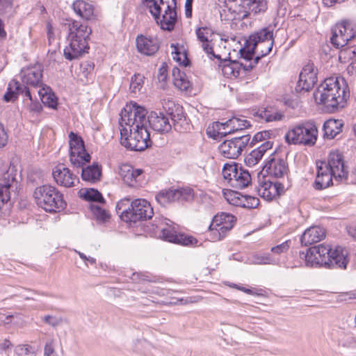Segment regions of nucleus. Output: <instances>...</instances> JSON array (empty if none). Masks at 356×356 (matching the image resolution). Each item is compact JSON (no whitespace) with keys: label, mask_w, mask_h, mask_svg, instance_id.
I'll list each match as a JSON object with an SVG mask.
<instances>
[{"label":"nucleus","mask_w":356,"mask_h":356,"mask_svg":"<svg viewBox=\"0 0 356 356\" xmlns=\"http://www.w3.org/2000/svg\"><path fill=\"white\" fill-rule=\"evenodd\" d=\"M52 175L58 185L66 188L72 187L75 182H79V178L63 164L56 165L53 169Z\"/></svg>","instance_id":"412c9836"},{"label":"nucleus","mask_w":356,"mask_h":356,"mask_svg":"<svg viewBox=\"0 0 356 356\" xmlns=\"http://www.w3.org/2000/svg\"><path fill=\"white\" fill-rule=\"evenodd\" d=\"M336 32L339 35H343L348 39H353L356 38V25H352L348 22H343L340 24H337L336 26L332 29V34Z\"/></svg>","instance_id":"72a5a7b5"},{"label":"nucleus","mask_w":356,"mask_h":356,"mask_svg":"<svg viewBox=\"0 0 356 356\" xmlns=\"http://www.w3.org/2000/svg\"><path fill=\"white\" fill-rule=\"evenodd\" d=\"M256 48L255 46L248 45L246 40L245 47L241 48L239 51L241 58H244L246 61H252V57L255 54Z\"/></svg>","instance_id":"37998d69"},{"label":"nucleus","mask_w":356,"mask_h":356,"mask_svg":"<svg viewBox=\"0 0 356 356\" xmlns=\"http://www.w3.org/2000/svg\"><path fill=\"white\" fill-rule=\"evenodd\" d=\"M349 40H351L345 38L343 35H339L337 34L336 32H333V34H332V37L330 38L331 43L334 47L337 49L346 46Z\"/></svg>","instance_id":"c03bdc74"},{"label":"nucleus","mask_w":356,"mask_h":356,"mask_svg":"<svg viewBox=\"0 0 356 356\" xmlns=\"http://www.w3.org/2000/svg\"><path fill=\"white\" fill-rule=\"evenodd\" d=\"M325 237V230L318 226L307 229L300 237L302 245L308 246L321 241Z\"/></svg>","instance_id":"a878e982"},{"label":"nucleus","mask_w":356,"mask_h":356,"mask_svg":"<svg viewBox=\"0 0 356 356\" xmlns=\"http://www.w3.org/2000/svg\"><path fill=\"white\" fill-rule=\"evenodd\" d=\"M176 0H160L156 12L151 10V15L156 24L163 31H172L177 22Z\"/></svg>","instance_id":"1a4fd4ad"},{"label":"nucleus","mask_w":356,"mask_h":356,"mask_svg":"<svg viewBox=\"0 0 356 356\" xmlns=\"http://www.w3.org/2000/svg\"><path fill=\"white\" fill-rule=\"evenodd\" d=\"M13 6V0H0V15L10 13Z\"/></svg>","instance_id":"5fc2aeb1"},{"label":"nucleus","mask_w":356,"mask_h":356,"mask_svg":"<svg viewBox=\"0 0 356 356\" xmlns=\"http://www.w3.org/2000/svg\"><path fill=\"white\" fill-rule=\"evenodd\" d=\"M218 134H220V138H222L225 137L226 136L229 135V133L227 131H221L222 129H225V128H227L225 122H214L212 124L211 126Z\"/></svg>","instance_id":"4d7b16f0"},{"label":"nucleus","mask_w":356,"mask_h":356,"mask_svg":"<svg viewBox=\"0 0 356 356\" xmlns=\"http://www.w3.org/2000/svg\"><path fill=\"white\" fill-rule=\"evenodd\" d=\"M165 220L166 219H165V222L161 220L159 221V223L155 222L153 224V226L159 229L161 232L160 236L163 240L184 245H193L197 243V240L193 236L177 233L175 227L169 225Z\"/></svg>","instance_id":"2eb2a0df"},{"label":"nucleus","mask_w":356,"mask_h":356,"mask_svg":"<svg viewBox=\"0 0 356 356\" xmlns=\"http://www.w3.org/2000/svg\"><path fill=\"white\" fill-rule=\"evenodd\" d=\"M146 121L151 129L161 134L168 133L172 129L168 118L161 111H151Z\"/></svg>","instance_id":"5701e85b"},{"label":"nucleus","mask_w":356,"mask_h":356,"mask_svg":"<svg viewBox=\"0 0 356 356\" xmlns=\"http://www.w3.org/2000/svg\"><path fill=\"white\" fill-rule=\"evenodd\" d=\"M356 336L348 335L346 340L343 343V347L355 348Z\"/></svg>","instance_id":"338daca9"},{"label":"nucleus","mask_w":356,"mask_h":356,"mask_svg":"<svg viewBox=\"0 0 356 356\" xmlns=\"http://www.w3.org/2000/svg\"><path fill=\"white\" fill-rule=\"evenodd\" d=\"M225 124L229 131L227 133L232 134L239 131H242L251 126L250 122L245 119H241L234 117L225 122Z\"/></svg>","instance_id":"c9c22d12"},{"label":"nucleus","mask_w":356,"mask_h":356,"mask_svg":"<svg viewBox=\"0 0 356 356\" xmlns=\"http://www.w3.org/2000/svg\"><path fill=\"white\" fill-rule=\"evenodd\" d=\"M346 88L341 87L338 77L327 78L314 93L315 99H319V103L323 104L329 112H335L346 104L349 97Z\"/></svg>","instance_id":"20e7f679"},{"label":"nucleus","mask_w":356,"mask_h":356,"mask_svg":"<svg viewBox=\"0 0 356 356\" xmlns=\"http://www.w3.org/2000/svg\"><path fill=\"white\" fill-rule=\"evenodd\" d=\"M255 116L259 117L266 122L279 121L284 118V115L280 112L275 111L273 108H264L258 110L255 113Z\"/></svg>","instance_id":"e433bc0d"},{"label":"nucleus","mask_w":356,"mask_h":356,"mask_svg":"<svg viewBox=\"0 0 356 356\" xmlns=\"http://www.w3.org/2000/svg\"><path fill=\"white\" fill-rule=\"evenodd\" d=\"M147 111L136 103L127 104L121 111L120 143L131 151H143L151 146L150 134L147 129Z\"/></svg>","instance_id":"f257e3e1"},{"label":"nucleus","mask_w":356,"mask_h":356,"mask_svg":"<svg viewBox=\"0 0 356 356\" xmlns=\"http://www.w3.org/2000/svg\"><path fill=\"white\" fill-rule=\"evenodd\" d=\"M70 138V159L74 167H81L90 161V155L86 151L84 142L77 134L71 131Z\"/></svg>","instance_id":"ddd939ff"},{"label":"nucleus","mask_w":356,"mask_h":356,"mask_svg":"<svg viewBox=\"0 0 356 356\" xmlns=\"http://www.w3.org/2000/svg\"><path fill=\"white\" fill-rule=\"evenodd\" d=\"M42 321L54 327L61 325L63 322L62 317L47 315L42 317Z\"/></svg>","instance_id":"de8ad7c7"},{"label":"nucleus","mask_w":356,"mask_h":356,"mask_svg":"<svg viewBox=\"0 0 356 356\" xmlns=\"http://www.w3.org/2000/svg\"><path fill=\"white\" fill-rule=\"evenodd\" d=\"M67 25L69 34L68 46L64 49V56L69 60H72L82 56L89 49L88 38L92 30L86 24H81L75 20H70Z\"/></svg>","instance_id":"39448f33"},{"label":"nucleus","mask_w":356,"mask_h":356,"mask_svg":"<svg viewBox=\"0 0 356 356\" xmlns=\"http://www.w3.org/2000/svg\"><path fill=\"white\" fill-rule=\"evenodd\" d=\"M344 122L342 120L329 119L323 126V138L325 139H334L339 135L343 130Z\"/></svg>","instance_id":"cd10ccee"},{"label":"nucleus","mask_w":356,"mask_h":356,"mask_svg":"<svg viewBox=\"0 0 356 356\" xmlns=\"http://www.w3.org/2000/svg\"><path fill=\"white\" fill-rule=\"evenodd\" d=\"M195 33L197 40L202 42V47L204 51L208 55L210 59H220L219 55H216L213 47L211 45V41L209 40L208 35L211 34V30L204 26L199 27L196 29Z\"/></svg>","instance_id":"bb28decb"},{"label":"nucleus","mask_w":356,"mask_h":356,"mask_svg":"<svg viewBox=\"0 0 356 356\" xmlns=\"http://www.w3.org/2000/svg\"><path fill=\"white\" fill-rule=\"evenodd\" d=\"M307 266L346 269L348 260L347 251L341 246L332 250L329 245L320 244L309 248L306 253L300 252Z\"/></svg>","instance_id":"f03ea898"},{"label":"nucleus","mask_w":356,"mask_h":356,"mask_svg":"<svg viewBox=\"0 0 356 356\" xmlns=\"http://www.w3.org/2000/svg\"><path fill=\"white\" fill-rule=\"evenodd\" d=\"M248 45H253L256 47L265 45V49L261 51V56L268 55L272 50L274 39H273V29L270 27H265L261 29L257 32L250 35L247 40Z\"/></svg>","instance_id":"a211bd4d"},{"label":"nucleus","mask_w":356,"mask_h":356,"mask_svg":"<svg viewBox=\"0 0 356 356\" xmlns=\"http://www.w3.org/2000/svg\"><path fill=\"white\" fill-rule=\"evenodd\" d=\"M90 209L94 216L98 220L105 222L110 217L108 212L98 205L90 204Z\"/></svg>","instance_id":"79ce46f5"},{"label":"nucleus","mask_w":356,"mask_h":356,"mask_svg":"<svg viewBox=\"0 0 356 356\" xmlns=\"http://www.w3.org/2000/svg\"><path fill=\"white\" fill-rule=\"evenodd\" d=\"M48 90H50L49 87H47V89L42 88L38 91V94L44 105H47L49 108H54L57 106V98L54 94L48 93Z\"/></svg>","instance_id":"4c0bfd02"},{"label":"nucleus","mask_w":356,"mask_h":356,"mask_svg":"<svg viewBox=\"0 0 356 356\" xmlns=\"http://www.w3.org/2000/svg\"><path fill=\"white\" fill-rule=\"evenodd\" d=\"M189 119L185 117L181 119H178V121L173 123L174 129L179 132H187L191 129V124Z\"/></svg>","instance_id":"a18cd8bd"},{"label":"nucleus","mask_w":356,"mask_h":356,"mask_svg":"<svg viewBox=\"0 0 356 356\" xmlns=\"http://www.w3.org/2000/svg\"><path fill=\"white\" fill-rule=\"evenodd\" d=\"M81 67L83 74L87 76L94 70L95 65L93 63L86 61L81 65Z\"/></svg>","instance_id":"e2e57ef3"},{"label":"nucleus","mask_w":356,"mask_h":356,"mask_svg":"<svg viewBox=\"0 0 356 356\" xmlns=\"http://www.w3.org/2000/svg\"><path fill=\"white\" fill-rule=\"evenodd\" d=\"M173 83L176 88L182 91H187L191 86L186 74L181 72L180 69L175 67L172 71Z\"/></svg>","instance_id":"2f4dec72"},{"label":"nucleus","mask_w":356,"mask_h":356,"mask_svg":"<svg viewBox=\"0 0 356 356\" xmlns=\"http://www.w3.org/2000/svg\"><path fill=\"white\" fill-rule=\"evenodd\" d=\"M170 115L173 123L178 121V119L186 117V114L183 111V108L179 106H175V111L172 110L170 113Z\"/></svg>","instance_id":"603ef678"},{"label":"nucleus","mask_w":356,"mask_h":356,"mask_svg":"<svg viewBox=\"0 0 356 356\" xmlns=\"http://www.w3.org/2000/svg\"><path fill=\"white\" fill-rule=\"evenodd\" d=\"M270 132L268 131H260L257 133L250 143V146L253 147L257 143L265 140L270 138Z\"/></svg>","instance_id":"8fccbe9b"},{"label":"nucleus","mask_w":356,"mask_h":356,"mask_svg":"<svg viewBox=\"0 0 356 356\" xmlns=\"http://www.w3.org/2000/svg\"><path fill=\"white\" fill-rule=\"evenodd\" d=\"M317 82V69L314 64L309 61L303 67L299 75V80L295 88L297 92L309 91Z\"/></svg>","instance_id":"6ab92c4d"},{"label":"nucleus","mask_w":356,"mask_h":356,"mask_svg":"<svg viewBox=\"0 0 356 356\" xmlns=\"http://www.w3.org/2000/svg\"><path fill=\"white\" fill-rule=\"evenodd\" d=\"M171 48L173 49V51H172V58L174 60H176L179 63H182V65L185 67H187L190 65L191 62L190 60L186 58V56L185 54H183L184 56V60L181 62V58L180 57L181 53L179 51L178 46L175 44H171Z\"/></svg>","instance_id":"49530a36"},{"label":"nucleus","mask_w":356,"mask_h":356,"mask_svg":"<svg viewBox=\"0 0 356 356\" xmlns=\"http://www.w3.org/2000/svg\"><path fill=\"white\" fill-rule=\"evenodd\" d=\"M131 202L130 199L124 198L120 200L116 205V212L120 215L121 219L125 221V216L128 215L131 211Z\"/></svg>","instance_id":"ea45409f"},{"label":"nucleus","mask_w":356,"mask_h":356,"mask_svg":"<svg viewBox=\"0 0 356 356\" xmlns=\"http://www.w3.org/2000/svg\"><path fill=\"white\" fill-rule=\"evenodd\" d=\"M250 140L249 134L242 136H236L233 138L224 140L218 147L220 154L227 159H236L247 147Z\"/></svg>","instance_id":"4468645a"},{"label":"nucleus","mask_w":356,"mask_h":356,"mask_svg":"<svg viewBox=\"0 0 356 356\" xmlns=\"http://www.w3.org/2000/svg\"><path fill=\"white\" fill-rule=\"evenodd\" d=\"M344 182L349 184H356V170L349 174L346 170V167L344 165Z\"/></svg>","instance_id":"bf43d9fd"},{"label":"nucleus","mask_w":356,"mask_h":356,"mask_svg":"<svg viewBox=\"0 0 356 356\" xmlns=\"http://www.w3.org/2000/svg\"><path fill=\"white\" fill-rule=\"evenodd\" d=\"M219 66L222 67V72L227 77H238L240 75L242 64L238 61L230 60H222L220 57Z\"/></svg>","instance_id":"c756f323"},{"label":"nucleus","mask_w":356,"mask_h":356,"mask_svg":"<svg viewBox=\"0 0 356 356\" xmlns=\"http://www.w3.org/2000/svg\"><path fill=\"white\" fill-rule=\"evenodd\" d=\"M291 186V181L288 177L282 180V181H273L269 177L258 175L257 193L260 197L268 202L280 197Z\"/></svg>","instance_id":"9d476101"},{"label":"nucleus","mask_w":356,"mask_h":356,"mask_svg":"<svg viewBox=\"0 0 356 356\" xmlns=\"http://www.w3.org/2000/svg\"><path fill=\"white\" fill-rule=\"evenodd\" d=\"M257 263L259 264H274L275 259L271 257L269 253H266L258 256L257 258Z\"/></svg>","instance_id":"864d4df0"},{"label":"nucleus","mask_w":356,"mask_h":356,"mask_svg":"<svg viewBox=\"0 0 356 356\" xmlns=\"http://www.w3.org/2000/svg\"><path fill=\"white\" fill-rule=\"evenodd\" d=\"M23 93L22 86L16 79H12L8 85L7 91L3 95L6 102L15 101L19 94Z\"/></svg>","instance_id":"f704fd0d"},{"label":"nucleus","mask_w":356,"mask_h":356,"mask_svg":"<svg viewBox=\"0 0 356 356\" xmlns=\"http://www.w3.org/2000/svg\"><path fill=\"white\" fill-rule=\"evenodd\" d=\"M207 134L209 137L213 139L220 138V134H218L212 127H209L207 129Z\"/></svg>","instance_id":"774afa93"},{"label":"nucleus","mask_w":356,"mask_h":356,"mask_svg":"<svg viewBox=\"0 0 356 356\" xmlns=\"http://www.w3.org/2000/svg\"><path fill=\"white\" fill-rule=\"evenodd\" d=\"M138 51L147 56L154 55L159 49V42L156 38L138 35L136 39Z\"/></svg>","instance_id":"393cba45"},{"label":"nucleus","mask_w":356,"mask_h":356,"mask_svg":"<svg viewBox=\"0 0 356 356\" xmlns=\"http://www.w3.org/2000/svg\"><path fill=\"white\" fill-rule=\"evenodd\" d=\"M236 221V218L231 213L222 212L214 216L209 227L212 240L223 239L234 227Z\"/></svg>","instance_id":"f8f14e48"},{"label":"nucleus","mask_w":356,"mask_h":356,"mask_svg":"<svg viewBox=\"0 0 356 356\" xmlns=\"http://www.w3.org/2000/svg\"><path fill=\"white\" fill-rule=\"evenodd\" d=\"M144 83V76L140 74H135L131 79L129 89L131 92H139Z\"/></svg>","instance_id":"a19ab883"},{"label":"nucleus","mask_w":356,"mask_h":356,"mask_svg":"<svg viewBox=\"0 0 356 356\" xmlns=\"http://www.w3.org/2000/svg\"><path fill=\"white\" fill-rule=\"evenodd\" d=\"M191 188L162 190L156 195V200L162 206L175 201H185L191 196Z\"/></svg>","instance_id":"aec40b11"},{"label":"nucleus","mask_w":356,"mask_h":356,"mask_svg":"<svg viewBox=\"0 0 356 356\" xmlns=\"http://www.w3.org/2000/svg\"><path fill=\"white\" fill-rule=\"evenodd\" d=\"M131 207L129 214L124 215L126 222H136L150 219L153 216V209L146 200H135L131 202Z\"/></svg>","instance_id":"f3484780"},{"label":"nucleus","mask_w":356,"mask_h":356,"mask_svg":"<svg viewBox=\"0 0 356 356\" xmlns=\"http://www.w3.org/2000/svg\"><path fill=\"white\" fill-rule=\"evenodd\" d=\"M317 174L314 187L316 190L325 189L332 185V179L344 182V161L339 152H330L327 161L317 162Z\"/></svg>","instance_id":"7ed1b4c3"},{"label":"nucleus","mask_w":356,"mask_h":356,"mask_svg":"<svg viewBox=\"0 0 356 356\" xmlns=\"http://www.w3.org/2000/svg\"><path fill=\"white\" fill-rule=\"evenodd\" d=\"M289 170L287 162L280 158H277L275 156L271 155L268 161L264 165L262 170L259 175L261 176H266L270 178H286L289 177Z\"/></svg>","instance_id":"dca6fc26"},{"label":"nucleus","mask_w":356,"mask_h":356,"mask_svg":"<svg viewBox=\"0 0 356 356\" xmlns=\"http://www.w3.org/2000/svg\"><path fill=\"white\" fill-rule=\"evenodd\" d=\"M273 143L265 141L258 147L253 149L247 156L246 160L250 165H254L262 158L265 152L272 148Z\"/></svg>","instance_id":"473e14b6"},{"label":"nucleus","mask_w":356,"mask_h":356,"mask_svg":"<svg viewBox=\"0 0 356 356\" xmlns=\"http://www.w3.org/2000/svg\"><path fill=\"white\" fill-rule=\"evenodd\" d=\"M290 245L291 241H286L280 245L273 247L271 252L277 254H280L283 252H286L289 250Z\"/></svg>","instance_id":"3c124183"},{"label":"nucleus","mask_w":356,"mask_h":356,"mask_svg":"<svg viewBox=\"0 0 356 356\" xmlns=\"http://www.w3.org/2000/svg\"><path fill=\"white\" fill-rule=\"evenodd\" d=\"M16 352L19 356H35L32 347L27 344L18 346Z\"/></svg>","instance_id":"09e8293b"},{"label":"nucleus","mask_w":356,"mask_h":356,"mask_svg":"<svg viewBox=\"0 0 356 356\" xmlns=\"http://www.w3.org/2000/svg\"><path fill=\"white\" fill-rule=\"evenodd\" d=\"M118 172L123 181L129 186L136 187L143 181V170L136 169L129 164L121 165Z\"/></svg>","instance_id":"4be33fe9"},{"label":"nucleus","mask_w":356,"mask_h":356,"mask_svg":"<svg viewBox=\"0 0 356 356\" xmlns=\"http://www.w3.org/2000/svg\"><path fill=\"white\" fill-rule=\"evenodd\" d=\"M44 356H58L55 351L51 341H48L45 343L44 348Z\"/></svg>","instance_id":"052dcab7"},{"label":"nucleus","mask_w":356,"mask_h":356,"mask_svg":"<svg viewBox=\"0 0 356 356\" xmlns=\"http://www.w3.org/2000/svg\"><path fill=\"white\" fill-rule=\"evenodd\" d=\"M72 8L77 15L85 19H90L93 17V6L83 0L74 1L72 3Z\"/></svg>","instance_id":"7c9ffc66"},{"label":"nucleus","mask_w":356,"mask_h":356,"mask_svg":"<svg viewBox=\"0 0 356 356\" xmlns=\"http://www.w3.org/2000/svg\"><path fill=\"white\" fill-rule=\"evenodd\" d=\"M222 173L224 179L233 188L242 189L251 184L252 178L248 170L235 162L225 163Z\"/></svg>","instance_id":"9b49d317"},{"label":"nucleus","mask_w":356,"mask_h":356,"mask_svg":"<svg viewBox=\"0 0 356 356\" xmlns=\"http://www.w3.org/2000/svg\"><path fill=\"white\" fill-rule=\"evenodd\" d=\"M168 76L167 65L165 63H163L161 67L159 69L158 79L160 81H165Z\"/></svg>","instance_id":"0e129e2a"},{"label":"nucleus","mask_w":356,"mask_h":356,"mask_svg":"<svg viewBox=\"0 0 356 356\" xmlns=\"http://www.w3.org/2000/svg\"><path fill=\"white\" fill-rule=\"evenodd\" d=\"M81 178L84 181L90 183H96L99 181L102 177V166L98 163H93L92 165L83 168V165L81 167Z\"/></svg>","instance_id":"c85d7f7f"},{"label":"nucleus","mask_w":356,"mask_h":356,"mask_svg":"<svg viewBox=\"0 0 356 356\" xmlns=\"http://www.w3.org/2000/svg\"><path fill=\"white\" fill-rule=\"evenodd\" d=\"M268 8L266 0H229L220 11L222 20H241L264 13Z\"/></svg>","instance_id":"423d86ee"},{"label":"nucleus","mask_w":356,"mask_h":356,"mask_svg":"<svg viewBox=\"0 0 356 356\" xmlns=\"http://www.w3.org/2000/svg\"><path fill=\"white\" fill-rule=\"evenodd\" d=\"M259 204V200L258 197L248 195L245 203L243 204V208L255 209Z\"/></svg>","instance_id":"6e6d98bb"},{"label":"nucleus","mask_w":356,"mask_h":356,"mask_svg":"<svg viewBox=\"0 0 356 356\" xmlns=\"http://www.w3.org/2000/svg\"><path fill=\"white\" fill-rule=\"evenodd\" d=\"M37 204L49 213L59 212L66 207L63 195L51 185L37 187L33 193Z\"/></svg>","instance_id":"0eeeda50"},{"label":"nucleus","mask_w":356,"mask_h":356,"mask_svg":"<svg viewBox=\"0 0 356 356\" xmlns=\"http://www.w3.org/2000/svg\"><path fill=\"white\" fill-rule=\"evenodd\" d=\"M248 195H242L241 193H235L234 195V198L232 200L233 201L232 204L238 207H243V204L245 203V201L248 198Z\"/></svg>","instance_id":"13d9d810"},{"label":"nucleus","mask_w":356,"mask_h":356,"mask_svg":"<svg viewBox=\"0 0 356 356\" xmlns=\"http://www.w3.org/2000/svg\"><path fill=\"white\" fill-rule=\"evenodd\" d=\"M318 129L314 122H306L289 130L285 135V140L289 144L312 146L316 143Z\"/></svg>","instance_id":"6e6552de"},{"label":"nucleus","mask_w":356,"mask_h":356,"mask_svg":"<svg viewBox=\"0 0 356 356\" xmlns=\"http://www.w3.org/2000/svg\"><path fill=\"white\" fill-rule=\"evenodd\" d=\"M143 3L147 7L150 13L151 10H155L156 13V9L159 6V0H143Z\"/></svg>","instance_id":"680f3d73"},{"label":"nucleus","mask_w":356,"mask_h":356,"mask_svg":"<svg viewBox=\"0 0 356 356\" xmlns=\"http://www.w3.org/2000/svg\"><path fill=\"white\" fill-rule=\"evenodd\" d=\"M42 67L40 65L29 67L22 71V82L28 86L37 88L42 86Z\"/></svg>","instance_id":"b1692460"},{"label":"nucleus","mask_w":356,"mask_h":356,"mask_svg":"<svg viewBox=\"0 0 356 356\" xmlns=\"http://www.w3.org/2000/svg\"><path fill=\"white\" fill-rule=\"evenodd\" d=\"M8 141V135L3 124L0 122V147L5 146Z\"/></svg>","instance_id":"69168bd1"},{"label":"nucleus","mask_w":356,"mask_h":356,"mask_svg":"<svg viewBox=\"0 0 356 356\" xmlns=\"http://www.w3.org/2000/svg\"><path fill=\"white\" fill-rule=\"evenodd\" d=\"M83 200L89 202H96L99 203H104L105 200L102 193L95 188H89L86 190L80 195Z\"/></svg>","instance_id":"58836bf2"}]
</instances>
